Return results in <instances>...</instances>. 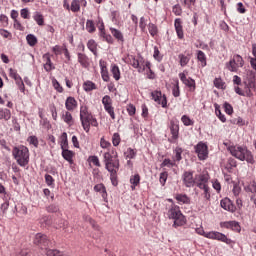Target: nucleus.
<instances>
[{"mask_svg":"<svg viewBox=\"0 0 256 256\" xmlns=\"http://www.w3.org/2000/svg\"><path fill=\"white\" fill-rule=\"evenodd\" d=\"M124 155L125 159H135V157H137V150L133 148H128Z\"/></svg>","mask_w":256,"mask_h":256,"instance_id":"obj_42","label":"nucleus"},{"mask_svg":"<svg viewBox=\"0 0 256 256\" xmlns=\"http://www.w3.org/2000/svg\"><path fill=\"white\" fill-rule=\"evenodd\" d=\"M183 154V148L181 147H176L174 149V157H173V161L174 162H179L181 161V159H183V157L181 156Z\"/></svg>","mask_w":256,"mask_h":256,"instance_id":"obj_38","label":"nucleus"},{"mask_svg":"<svg viewBox=\"0 0 256 256\" xmlns=\"http://www.w3.org/2000/svg\"><path fill=\"white\" fill-rule=\"evenodd\" d=\"M20 17H22V19H31V12H29V8L21 9Z\"/></svg>","mask_w":256,"mask_h":256,"instance_id":"obj_53","label":"nucleus"},{"mask_svg":"<svg viewBox=\"0 0 256 256\" xmlns=\"http://www.w3.org/2000/svg\"><path fill=\"white\" fill-rule=\"evenodd\" d=\"M200 189H202L204 198L206 199V201H209L211 199V192L209 191V186L206 187H201Z\"/></svg>","mask_w":256,"mask_h":256,"instance_id":"obj_59","label":"nucleus"},{"mask_svg":"<svg viewBox=\"0 0 256 256\" xmlns=\"http://www.w3.org/2000/svg\"><path fill=\"white\" fill-rule=\"evenodd\" d=\"M178 59H180L179 63L181 67H187V65H189V61H191V57L185 54H179Z\"/></svg>","mask_w":256,"mask_h":256,"instance_id":"obj_35","label":"nucleus"},{"mask_svg":"<svg viewBox=\"0 0 256 256\" xmlns=\"http://www.w3.org/2000/svg\"><path fill=\"white\" fill-rule=\"evenodd\" d=\"M221 227H224L225 229H232V231H241V226L239 225V222L237 221H228L221 223Z\"/></svg>","mask_w":256,"mask_h":256,"instance_id":"obj_18","label":"nucleus"},{"mask_svg":"<svg viewBox=\"0 0 256 256\" xmlns=\"http://www.w3.org/2000/svg\"><path fill=\"white\" fill-rule=\"evenodd\" d=\"M100 37H102L106 43H109V45H113V43H115L113 36H111V34H107V32L102 31Z\"/></svg>","mask_w":256,"mask_h":256,"instance_id":"obj_46","label":"nucleus"},{"mask_svg":"<svg viewBox=\"0 0 256 256\" xmlns=\"http://www.w3.org/2000/svg\"><path fill=\"white\" fill-rule=\"evenodd\" d=\"M174 27L177 34L178 39H184L185 34L183 32V21L181 18H176L174 21Z\"/></svg>","mask_w":256,"mask_h":256,"instance_id":"obj_17","label":"nucleus"},{"mask_svg":"<svg viewBox=\"0 0 256 256\" xmlns=\"http://www.w3.org/2000/svg\"><path fill=\"white\" fill-rule=\"evenodd\" d=\"M94 191H96V193H100L104 200L107 199V188H105V184H96L94 186Z\"/></svg>","mask_w":256,"mask_h":256,"instance_id":"obj_26","label":"nucleus"},{"mask_svg":"<svg viewBox=\"0 0 256 256\" xmlns=\"http://www.w3.org/2000/svg\"><path fill=\"white\" fill-rule=\"evenodd\" d=\"M195 181H196V185L197 187L201 188V187H207L209 186V174L207 173H202V174H198L195 176Z\"/></svg>","mask_w":256,"mask_h":256,"instance_id":"obj_14","label":"nucleus"},{"mask_svg":"<svg viewBox=\"0 0 256 256\" xmlns=\"http://www.w3.org/2000/svg\"><path fill=\"white\" fill-rule=\"evenodd\" d=\"M181 121H182L183 125H185V127H189V126L193 125V123H194L193 120H191V118L187 115H183L181 117Z\"/></svg>","mask_w":256,"mask_h":256,"instance_id":"obj_52","label":"nucleus"},{"mask_svg":"<svg viewBox=\"0 0 256 256\" xmlns=\"http://www.w3.org/2000/svg\"><path fill=\"white\" fill-rule=\"evenodd\" d=\"M78 63H80L81 67L87 69L91 63L89 62V57L83 53H78Z\"/></svg>","mask_w":256,"mask_h":256,"instance_id":"obj_22","label":"nucleus"},{"mask_svg":"<svg viewBox=\"0 0 256 256\" xmlns=\"http://www.w3.org/2000/svg\"><path fill=\"white\" fill-rule=\"evenodd\" d=\"M214 86L216 87V89H225V82H223V79L221 78H215Z\"/></svg>","mask_w":256,"mask_h":256,"instance_id":"obj_51","label":"nucleus"},{"mask_svg":"<svg viewBox=\"0 0 256 256\" xmlns=\"http://www.w3.org/2000/svg\"><path fill=\"white\" fill-rule=\"evenodd\" d=\"M196 233L198 235H202L203 237H206V239L221 241L222 243H226V245H231V243H233V240H231L221 232H217V231L205 232L203 228H197Z\"/></svg>","mask_w":256,"mask_h":256,"instance_id":"obj_4","label":"nucleus"},{"mask_svg":"<svg viewBox=\"0 0 256 256\" xmlns=\"http://www.w3.org/2000/svg\"><path fill=\"white\" fill-rule=\"evenodd\" d=\"M180 81H182L183 84L186 85L187 88H189V91L193 92L196 89L195 80L191 77L187 78V75H185V72L179 73Z\"/></svg>","mask_w":256,"mask_h":256,"instance_id":"obj_12","label":"nucleus"},{"mask_svg":"<svg viewBox=\"0 0 256 256\" xmlns=\"http://www.w3.org/2000/svg\"><path fill=\"white\" fill-rule=\"evenodd\" d=\"M62 157L65 161H68L70 165H73V157H75V153L69 149L62 150Z\"/></svg>","mask_w":256,"mask_h":256,"instance_id":"obj_25","label":"nucleus"},{"mask_svg":"<svg viewBox=\"0 0 256 256\" xmlns=\"http://www.w3.org/2000/svg\"><path fill=\"white\" fill-rule=\"evenodd\" d=\"M148 31H149L151 37H155V35H157V33H159V29L157 28V25H155L153 23H149Z\"/></svg>","mask_w":256,"mask_h":256,"instance_id":"obj_48","label":"nucleus"},{"mask_svg":"<svg viewBox=\"0 0 256 256\" xmlns=\"http://www.w3.org/2000/svg\"><path fill=\"white\" fill-rule=\"evenodd\" d=\"M28 143H30V145H33L34 147H39V139H37L36 136L28 137Z\"/></svg>","mask_w":256,"mask_h":256,"instance_id":"obj_62","label":"nucleus"},{"mask_svg":"<svg viewBox=\"0 0 256 256\" xmlns=\"http://www.w3.org/2000/svg\"><path fill=\"white\" fill-rule=\"evenodd\" d=\"M100 147H101L102 149H109V147H111V142L105 140V138L102 137V138L100 139Z\"/></svg>","mask_w":256,"mask_h":256,"instance_id":"obj_61","label":"nucleus"},{"mask_svg":"<svg viewBox=\"0 0 256 256\" xmlns=\"http://www.w3.org/2000/svg\"><path fill=\"white\" fill-rule=\"evenodd\" d=\"M12 157L20 167H27L29 165V148L24 145L15 146L12 149Z\"/></svg>","mask_w":256,"mask_h":256,"instance_id":"obj_2","label":"nucleus"},{"mask_svg":"<svg viewBox=\"0 0 256 256\" xmlns=\"http://www.w3.org/2000/svg\"><path fill=\"white\" fill-rule=\"evenodd\" d=\"M33 243L34 245H37L38 247H40V249H45L49 247L50 241L47 235L43 233H37L34 237Z\"/></svg>","mask_w":256,"mask_h":256,"instance_id":"obj_10","label":"nucleus"},{"mask_svg":"<svg viewBox=\"0 0 256 256\" xmlns=\"http://www.w3.org/2000/svg\"><path fill=\"white\" fill-rule=\"evenodd\" d=\"M182 181L185 187H194L196 180L193 178V172L185 171L182 175Z\"/></svg>","mask_w":256,"mask_h":256,"instance_id":"obj_13","label":"nucleus"},{"mask_svg":"<svg viewBox=\"0 0 256 256\" xmlns=\"http://www.w3.org/2000/svg\"><path fill=\"white\" fill-rule=\"evenodd\" d=\"M176 201H178V203H184V204H188L190 203V199L187 197V194H177L175 197Z\"/></svg>","mask_w":256,"mask_h":256,"instance_id":"obj_44","label":"nucleus"},{"mask_svg":"<svg viewBox=\"0 0 256 256\" xmlns=\"http://www.w3.org/2000/svg\"><path fill=\"white\" fill-rule=\"evenodd\" d=\"M197 59L200 62L201 67H207V56L205 55V52L198 50Z\"/></svg>","mask_w":256,"mask_h":256,"instance_id":"obj_31","label":"nucleus"},{"mask_svg":"<svg viewBox=\"0 0 256 256\" xmlns=\"http://www.w3.org/2000/svg\"><path fill=\"white\" fill-rule=\"evenodd\" d=\"M228 151L232 157H235L239 161H246L250 165H255V157L251 150L247 149L245 146H229Z\"/></svg>","mask_w":256,"mask_h":256,"instance_id":"obj_1","label":"nucleus"},{"mask_svg":"<svg viewBox=\"0 0 256 256\" xmlns=\"http://www.w3.org/2000/svg\"><path fill=\"white\" fill-rule=\"evenodd\" d=\"M46 211L47 213H57V211H59V207L55 204H51L46 207Z\"/></svg>","mask_w":256,"mask_h":256,"instance_id":"obj_64","label":"nucleus"},{"mask_svg":"<svg viewBox=\"0 0 256 256\" xmlns=\"http://www.w3.org/2000/svg\"><path fill=\"white\" fill-rule=\"evenodd\" d=\"M0 119H4V121H9V119H11V110L7 108H0Z\"/></svg>","mask_w":256,"mask_h":256,"instance_id":"obj_40","label":"nucleus"},{"mask_svg":"<svg viewBox=\"0 0 256 256\" xmlns=\"http://www.w3.org/2000/svg\"><path fill=\"white\" fill-rule=\"evenodd\" d=\"M104 109L108 115H110L111 119L115 121V108L113 107V104H108L104 106Z\"/></svg>","mask_w":256,"mask_h":256,"instance_id":"obj_43","label":"nucleus"},{"mask_svg":"<svg viewBox=\"0 0 256 256\" xmlns=\"http://www.w3.org/2000/svg\"><path fill=\"white\" fill-rule=\"evenodd\" d=\"M86 30L88 33H95V31H97V28H95V22H93V20L86 21Z\"/></svg>","mask_w":256,"mask_h":256,"instance_id":"obj_47","label":"nucleus"},{"mask_svg":"<svg viewBox=\"0 0 256 256\" xmlns=\"http://www.w3.org/2000/svg\"><path fill=\"white\" fill-rule=\"evenodd\" d=\"M171 138L168 139L169 143H177L179 139V120H170V123L168 125Z\"/></svg>","mask_w":256,"mask_h":256,"instance_id":"obj_8","label":"nucleus"},{"mask_svg":"<svg viewBox=\"0 0 256 256\" xmlns=\"http://www.w3.org/2000/svg\"><path fill=\"white\" fill-rule=\"evenodd\" d=\"M124 63H127V65H131L134 69H138L139 73H143L145 71V63L147 61L143 60L141 58L140 60L135 57V55H127L125 58H123Z\"/></svg>","mask_w":256,"mask_h":256,"instance_id":"obj_6","label":"nucleus"},{"mask_svg":"<svg viewBox=\"0 0 256 256\" xmlns=\"http://www.w3.org/2000/svg\"><path fill=\"white\" fill-rule=\"evenodd\" d=\"M87 48L93 55L97 56V42L93 39L88 40L87 42Z\"/></svg>","mask_w":256,"mask_h":256,"instance_id":"obj_33","label":"nucleus"},{"mask_svg":"<svg viewBox=\"0 0 256 256\" xmlns=\"http://www.w3.org/2000/svg\"><path fill=\"white\" fill-rule=\"evenodd\" d=\"M195 153L200 161H205L209 157V147L203 142H199L195 147Z\"/></svg>","mask_w":256,"mask_h":256,"instance_id":"obj_9","label":"nucleus"},{"mask_svg":"<svg viewBox=\"0 0 256 256\" xmlns=\"http://www.w3.org/2000/svg\"><path fill=\"white\" fill-rule=\"evenodd\" d=\"M93 114L89 112V107L81 106L80 107V119H92Z\"/></svg>","mask_w":256,"mask_h":256,"instance_id":"obj_27","label":"nucleus"},{"mask_svg":"<svg viewBox=\"0 0 256 256\" xmlns=\"http://www.w3.org/2000/svg\"><path fill=\"white\" fill-rule=\"evenodd\" d=\"M144 69H148L147 77L148 79H155V73L151 70V62L146 61L143 65Z\"/></svg>","mask_w":256,"mask_h":256,"instance_id":"obj_41","label":"nucleus"},{"mask_svg":"<svg viewBox=\"0 0 256 256\" xmlns=\"http://www.w3.org/2000/svg\"><path fill=\"white\" fill-rule=\"evenodd\" d=\"M34 21H36L37 25L40 27H43L45 25V18L43 17V14H40L39 12H35L33 16Z\"/></svg>","mask_w":256,"mask_h":256,"instance_id":"obj_37","label":"nucleus"},{"mask_svg":"<svg viewBox=\"0 0 256 256\" xmlns=\"http://www.w3.org/2000/svg\"><path fill=\"white\" fill-rule=\"evenodd\" d=\"M70 5L72 13H79L81 7H87V0H72Z\"/></svg>","mask_w":256,"mask_h":256,"instance_id":"obj_16","label":"nucleus"},{"mask_svg":"<svg viewBox=\"0 0 256 256\" xmlns=\"http://www.w3.org/2000/svg\"><path fill=\"white\" fill-rule=\"evenodd\" d=\"M110 173V180L114 187H117L119 185V182L117 180V172L119 171V168H110L107 170Z\"/></svg>","mask_w":256,"mask_h":256,"instance_id":"obj_24","label":"nucleus"},{"mask_svg":"<svg viewBox=\"0 0 256 256\" xmlns=\"http://www.w3.org/2000/svg\"><path fill=\"white\" fill-rule=\"evenodd\" d=\"M103 161L105 165V169H119V159H117V151L112 149L111 152H105L103 154Z\"/></svg>","mask_w":256,"mask_h":256,"instance_id":"obj_5","label":"nucleus"},{"mask_svg":"<svg viewBox=\"0 0 256 256\" xmlns=\"http://www.w3.org/2000/svg\"><path fill=\"white\" fill-rule=\"evenodd\" d=\"M99 65L103 81H105V83H109L111 78L109 77V70H107V65H105V62H103V60H100Z\"/></svg>","mask_w":256,"mask_h":256,"instance_id":"obj_19","label":"nucleus"},{"mask_svg":"<svg viewBox=\"0 0 256 256\" xmlns=\"http://www.w3.org/2000/svg\"><path fill=\"white\" fill-rule=\"evenodd\" d=\"M121 143V135L119 133H114L112 136V144L114 147H119V144Z\"/></svg>","mask_w":256,"mask_h":256,"instance_id":"obj_49","label":"nucleus"},{"mask_svg":"<svg viewBox=\"0 0 256 256\" xmlns=\"http://www.w3.org/2000/svg\"><path fill=\"white\" fill-rule=\"evenodd\" d=\"M153 57L156 61H159V62L163 60V57L161 56V52L159 51V48L157 46L154 47Z\"/></svg>","mask_w":256,"mask_h":256,"instance_id":"obj_58","label":"nucleus"},{"mask_svg":"<svg viewBox=\"0 0 256 256\" xmlns=\"http://www.w3.org/2000/svg\"><path fill=\"white\" fill-rule=\"evenodd\" d=\"M47 256H63V252L57 250V249H48L46 250Z\"/></svg>","mask_w":256,"mask_h":256,"instance_id":"obj_55","label":"nucleus"},{"mask_svg":"<svg viewBox=\"0 0 256 256\" xmlns=\"http://www.w3.org/2000/svg\"><path fill=\"white\" fill-rule=\"evenodd\" d=\"M83 89H84V91L89 93V91H94L95 89H97V85H95V83H93V81L88 80L83 83Z\"/></svg>","mask_w":256,"mask_h":256,"instance_id":"obj_36","label":"nucleus"},{"mask_svg":"<svg viewBox=\"0 0 256 256\" xmlns=\"http://www.w3.org/2000/svg\"><path fill=\"white\" fill-rule=\"evenodd\" d=\"M126 110L130 117H133L135 115V113H137V108H135V105H133V104H128L126 106Z\"/></svg>","mask_w":256,"mask_h":256,"instance_id":"obj_54","label":"nucleus"},{"mask_svg":"<svg viewBox=\"0 0 256 256\" xmlns=\"http://www.w3.org/2000/svg\"><path fill=\"white\" fill-rule=\"evenodd\" d=\"M167 179H169V172L167 171L161 172L159 176V183L162 185V187H165V183H167Z\"/></svg>","mask_w":256,"mask_h":256,"instance_id":"obj_45","label":"nucleus"},{"mask_svg":"<svg viewBox=\"0 0 256 256\" xmlns=\"http://www.w3.org/2000/svg\"><path fill=\"white\" fill-rule=\"evenodd\" d=\"M173 97H180L181 90L179 89V80L176 81L175 85L172 88Z\"/></svg>","mask_w":256,"mask_h":256,"instance_id":"obj_50","label":"nucleus"},{"mask_svg":"<svg viewBox=\"0 0 256 256\" xmlns=\"http://www.w3.org/2000/svg\"><path fill=\"white\" fill-rule=\"evenodd\" d=\"M9 77H11V79H14V81L16 79H19L21 76L19 75V73H17V70L10 68L9 69Z\"/></svg>","mask_w":256,"mask_h":256,"instance_id":"obj_63","label":"nucleus"},{"mask_svg":"<svg viewBox=\"0 0 256 256\" xmlns=\"http://www.w3.org/2000/svg\"><path fill=\"white\" fill-rule=\"evenodd\" d=\"M243 65H245V60H243V57H241L239 54H235L233 58L226 63V68L232 73H237V71H239L240 67H243Z\"/></svg>","mask_w":256,"mask_h":256,"instance_id":"obj_7","label":"nucleus"},{"mask_svg":"<svg viewBox=\"0 0 256 256\" xmlns=\"http://www.w3.org/2000/svg\"><path fill=\"white\" fill-rule=\"evenodd\" d=\"M82 127L86 133H89L91 129V118H82L80 119Z\"/></svg>","mask_w":256,"mask_h":256,"instance_id":"obj_39","label":"nucleus"},{"mask_svg":"<svg viewBox=\"0 0 256 256\" xmlns=\"http://www.w3.org/2000/svg\"><path fill=\"white\" fill-rule=\"evenodd\" d=\"M160 167H161V169H163L165 167H168V169H171L173 167H177V164H176V162H174V160L172 161L169 158H165L163 160V162L160 164Z\"/></svg>","mask_w":256,"mask_h":256,"instance_id":"obj_32","label":"nucleus"},{"mask_svg":"<svg viewBox=\"0 0 256 256\" xmlns=\"http://www.w3.org/2000/svg\"><path fill=\"white\" fill-rule=\"evenodd\" d=\"M110 71L115 81H119V79H121V70L119 69V66H117L116 64H112Z\"/></svg>","mask_w":256,"mask_h":256,"instance_id":"obj_29","label":"nucleus"},{"mask_svg":"<svg viewBox=\"0 0 256 256\" xmlns=\"http://www.w3.org/2000/svg\"><path fill=\"white\" fill-rule=\"evenodd\" d=\"M220 205L222 209H224L225 211H230V213H235V211H237V208L235 207V205H233V202L229 198L222 199L220 201Z\"/></svg>","mask_w":256,"mask_h":256,"instance_id":"obj_15","label":"nucleus"},{"mask_svg":"<svg viewBox=\"0 0 256 256\" xmlns=\"http://www.w3.org/2000/svg\"><path fill=\"white\" fill-rule=\"evenodd\" d=\"M172 13H174V15L179 17L183 13V9H181V6L179 4H177V5L173 6Z\"/></svg>","mask_w":256,"mask_h":256,"instance_id":"obj_60","label":"nucleus"},{"mask_svg":"<svg viewBox=\"0 0 256 256\" xmlns=\"http://www.w3.org/2000/svg\"><path fill=\"white\" fill-rule=\"evenodd\" d=\"M110 33H111V35L114 38H116L118 43H121V45H123V43H125V37L123 36V32L122 31L117 30L116 28L111 27L110 28Z\"/></svg>","mask_w":256,"mask_h":256,"instance_id":"obj_20","label":"nucleus"},{"mask_svg":"<svg viewBox=\"0 0 256 256\" xmlns=\"http://www.w3.org/2000/svg\"><path fill=\"white\" fill-rule=\"evenodd\" d=\"M88 161L89 163H93L95 167H101V162L99 161V157L97 156H89Z\"/></svg>","mask_w":256,"mask_h":256,"instance_id":"obj_56","label":"nucleus"},{"mask_svg":"<svg viewBox=\"0 0 256 256\" xmlns=\"http://www.w3.org/2000/svg\"><path fill=\"white\" fill-rule=\"evenodd\" d=\"M167 216H168V218L173 219V221H174L173 227H175V228L183 227V225H185V223H186L185 216L181 212V208H179V206H177L175 204H172L169 207Z\"/></svg>","mask_w":256,"mask_h":256,"instance_id":"obj_3","label":"nucleus"},{"mask_svg":"<svg viewBox=\"0 0 256 256\" xmlns=\"http://www.w3.org/2000/svg\"><path fill=\"white\" fill-rule=\"evenodd\" d=\"M26 41L30 47H35V45L39 43V40H37V36L34 34H28L26 36Z\"/></svg>","mask_w":256,"mask_h":256,"instance_id":"obj_34","label":"nucleus"},{"mask_svg":"<svg viewBox=\"0 0 256 256\" xmlns=\"http://www.w3.org/2000/svg\"><path fill=\"white\" fill-rule=\"evenodd\" d=\"M77 105L78 104L75 97L69 96L65 101V108L67 109V111H75V109H77Z\"/></svg>","mask_w":256,"mask_h":256,"instance_id":"obj_21","label":"nucleus"},{"mask_svg":"<svg viewBox=\"0 0 256 256\" xmlns=\"http://www.w3.org/2000/svg\"><path fill=\"white\" fill-rule=\"evenodd\" d=\"M43 60H44V69L45 71H53L55 67H53V62H51V56L49 54H44L43 55Z\"/></svg>","mask_w":256,"mask_h":256,"instance_id":"obj_23","label":"nucleus"},{"mask_svg":"<svg viewBox=\"0 0 256 256\" xmlns=\"http://www.w3.org/2000/svg\"><path fill=\"white\" fill-rule=\"evenodd\" d=\"M151 97L155 103L161 105L163 109H167V97L161 93V91H153Z\"/></svg>","mask_w":256,"mask_h":256,"instance_id":"obj_11","label":"nucleus"},{"mask_svg":"<svg viewBox=\"0 0 256 256\" xmlns=\"http://www.w3.org/2000/svg\"><path fill=\"white\" fill-rule=\"evenodd\" d=\"M130 183H131V189L132 191H135L137 185L141 183V176L139 174H135L130 177Z\"/></svg>","mask_w":256,"mask_h":256,"instance_id":"obj_30","label":"nucleus"},{"mask_svg":"<svg viewBox=\"0 0 256 256\" xmlns=\"http://www.w3.org/2000/svg\"><path fill=\"white\" fill-rule=\"evenodd\" d=\"M246 193L256 194V183L252 182L245 188Z\"/></svg>","mask_w":256,"mask_h":256,"instance_id":"obj_57","label":"nucleus"},{"mask_svg":"<svg viewBox=\"0 0 256 256\" xmlns=\"http://www.w3.org/2000/svg\"><path fill=\"white\" fill-rule=\"evenodd\" d=\"M62 119L64 121V123H66L67 125H69V127L73 126L74 120H73V115H71V112L65 111L62 114Z\"/></svg>","mask_w":256,"mask_h":256,"instance_id":"obj_28","label":"nucleus"}]
</instances>
